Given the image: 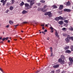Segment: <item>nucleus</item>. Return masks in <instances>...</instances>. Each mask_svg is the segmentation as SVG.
<instances>
[{"mask_svg": "<svg viewBox=\"0 0 73 73\" xmlns=\"http://www.w3.org/2000/svg\"><path fill=\"white\" fill-rule=\"evenodd\" d=\"M27 1L28 3H30V8L35 4V0H28Z\"/></svg>", "mask_w": 73, "mask_h": 73, "instance_id": "1", "label": "nucleus"}, {"mask_svg": "<svg viewBox=\"0 0 73 73\" xmlns=\"http://www.w3.org/2000/svg\"><path fill=\"white\" fill-rule=\"evenodd\" d=\"M67 37L65 39V41L66 42L68 43L70 41V37H69V35H67Z\"/></svg>", "mask_w": 73, "mask_h": 73, "instance_id": "2", "label": "nucleus"}, {"mask_svg": "<svg viewBox=\"0 0 73 73\" xmlns=\"http://www.w3.org/2000/svg\"><path fill=\"white\" fill-rule=\"evenodd\" d=\"M58 62L60 63H61V64H64L65 61H64V60H62V59H61V58H60L58 60Z\"/></svg>", "mask_w": 73, "mask_h": 73, "instance_id": "3", "label": "nucleus"}, {"mask_svg": "<svg viewBox=\"0 0 73 73\" xmlns=\"http://www.w3.org/2000/svg\"><path fill=\"white\" fill-rule=\"evenodd\" d=\"M44 15H46V16L47 15H48V16L49 17H52V13H51V12H47L44 14Z\"/></svg>", "mask_w": 73, "mask_h": 73, "instance_id": "4", "label": "nucleus"}, {"mask_svg": "<svg viewBox=\"0 0 73 73\" xmlns=\"http://www.w3.org/2000/svg\"><path fill=\"white\" fill-rule=\"evenodd\" d=\"M25 7H27L28 9H29L30 8H31L32 7H30V5H29L27 3H25Z\"/></svg>", "mask_w": 73, "mask_h": 73, "instance_id": "5", "label": "nucleus"}, {"mask_svg": "<svg viewBox=\"0 0 73 73\" xmlns=\"http://www.w3.org/2000/svg\"><path fill=\"white\" fill-rule=\"evenodd\" d=\"M55 34L56 37H59V35H58V33L57 31H55Z\"/></svg>", "mask_w": 73, "mask_h": 73, "instance_id": "6", "label": "nucleus"}, {"mask_svg": "<svg viewBox=\"0 0 73 73\" xmlns=\"http://www.w3.org/2000/svg\"><path fill=\"white\" fill-rule=\"evenodd\" d=\"M64 11L65 12H70L71 10L69 9H64Z\"/></svg>", "mask_w": 73, "mask_h": 73, "instance_id": "7", "label": "nucleus"}, {"mask_svg": "<svg viewBox=\"0 0 73 73\" xmlns=\"http://www.w3.org/2000/svg\"><path fill=\"white\" fill-rule=\"evenodd\" d=\"M59 67V65L58 64H57L56 65H54L53 66V68H57Z\"/></svg>", "mask_w": 73, "mask_h": 73, "instance_id": "8", "label": "nucleus"}, {"mask_svg": "<svg viewBox=\"0 0 73 73\" xmlns=\"http://www.w3.org/2000/svg\"><path fill=\"white\" fill-rule=\"evenodd\" d=\"M60 58L62 60H64L65 59V56L62 55L60 56Z\"/></svg>", "mask_w": 73, "mask_h": 73, "instance_id": "9", "label": "nucleus"}, {"mask_svg": "<svg viewBox=\"0 0 73 73\" xmlns=\"http://www.w3.org/2000/svg\"><path fill=\"white\" fill-rule=\"evenodd\" d=\"M69 59L70 62H73V59L70 57L69 58Z\"/></svg>", "mask_w": 73, "mask_h": 73, "instance_id": "10", "label": "nucleus"}, {"mask_svg": "<svg viewBox=\"0 0 73 73\" xmlns=\"http://www.w3.org/2000/svg\"><path fill=\"white\" fill-rule=\"evenodd\" d=\"M22 14H25V13H28V12H27V11H25V10H23V11H22Z\"/></svg>", "mask_w": 73, "mask_h": 73, "instance_id": "11", "label": "nucleus"}, {"mask_svg": "<svg viewBox=\"0 0 73 73\" xmlns=\"http://www.w3.org/2000/svg\"><path fill=\"white\" fill-rule=\"evenodd\" d=\"M65 53H71V51L69 50H67L65 51Z\"/></svg>", "mask_w": 73, "mask_h": 73, "instance_id": "12", "label": "nucleus"}, {"mask_svg": "<svg viewBox=\"0 0 73 73\" xmlns=\"http://www.w3.org/2000/svg\"><path fill=\"white\" fill-rule=\"evenodd\" d=\"M66 6H69V5H70V2H69V1H68L66 3Z\"/></svg>", "mask_w": 73, "mask_h": 73, "instance_id": "13", "label": "nucleus"}, {"mask_svg": "<svg viewBox=\"0 0 73 73\" xmlns=\"http://www.w3.org/2000/svg\"><path fill=\"white\" fill-rule=\"evenodd\" d=\"M63 23H64V22H63V21H60L58 22V24H60V25L63 24Z\"/></svg>", "mask_w": 73, "mask_h": 73, "instance_id": "14", "label": "nucleus"}, {"mask_svg": "<svg viewBox=\"0 0 73 73\" xmlns=\"http://www.w3.org/2000/svg\"><path fill=\"white\" fill-rule=\"evenodd\" d=\"M41 10L42 12H45L47 11V9L44 10L43 8L41 9Z\"/></svg>", "mask_w": 73, "mask_h": 73, "instance_id": "15", "label": "nucleus"}, {"mask_svg": "<svg viewBox=\"0 0 73 73\" xmlns=\"http://www.w3.org/2000/svg\"><path fill=\"white\" fill-rule=\"evenodd\" d=\"M52 7L54 9H56V8H57V6H56V5H52Z\"/></svg>", "mask_w": 73, "mask_h": 73, "instance_id": "16", "label": "nucleus"}, {"mask_svg": "<svg viewBox=\"0 0 73 73\" xmlns=\"http://www.w3.org/2000/svg\"><path fill=\"white\" fill-rule=\"evenodd\" d=\"M69 48V46H67L64 48V50H66Z\"/></svg>", "mask_w": 73, "mask_h": 73, "instance_id": "17", "label": "nucleus"}, {"mask_svg": "<svg viewBox=\"0 0 73 73\" xmlns=\"http://www.w3.org/2000/svg\"><path fill=\"white\" fill-rule=\"evenodd\" d=\"M20 6H23L24 5V3L23 1H22L21 3H20Z\"/></svg>", "mask_w": 73, "mask_h": 73, "instance_id": "18", "label": "nucleus"}, {"mask_svg": "<svg viewBox=\"0 0 73 73\" xmlns=\"http://www.w3.org/2000/svg\"><path fill=\"white\" fill-rule=\"evenodd\" d=\"M59 20H64V18L61 16L59 17Z\"/></svg>", "mask_w": 73, "mask_h": 73, "instance_id": "19", "label": "nucleus"}, {"mask_svg": "<svg viewBox=\"0 0 73 73\" xmlns=\"http://www.w3.org/2000/svg\"><path fill=\"white\" fill-rule=\"evenodd\" d=\"M62 8H63V5H60L59 8V9H62Z\"/></svg>", "mask_w": 73, "mask_h": 73, "instance_id": "20", "label": "nucleus"}, {"mask_svg": "<svg viewBox=\"0 0 73 73\" xmlns=\"http://www.w3.org/2000/svg\"><path fill=\"white\" fill-rule=\"evenodd\" d=\"M13 9V7L12 6H11L10 7L9 9L10 11H12Z\"/></svg>", "mask_w": 73, "mask_h": 73, "instance_id": "21", "label": "nucleus"}, {"mask_svg": "<svg viewBox=\"0 0 73 73\" xmlns=\"http://www.w3.org/2000/svg\"><path fill=\"white\" fill-rule=\"evenodd\" d=\"M55 20H56V21H58V20H60L59 19V17H56L55 19Z\"/></svg>", "mask_w": 73, "mask_h": 73, "instance_id": "22", "label": "nucleus"}, {"mask_svg": "<svg viewBox=\"0 0 73 73\" xmlns=\"http://www.w3.org/2000/svg\"><path fill=\"white\" fill-rule=\"evenodd\" d=\"M68 64L69 66H70V65H72L73 64V62H69Z\"/></svg>", "mask_w": 73, "mask_h": 73, "instance_id": "23", "label": "nucleus"}, {"mask_svg": "<svg viewBox=\"0 0 73 73\" xmlns=\"http://www.w3.org/2000/svg\"><path fill=\"white\" fill-rule=\"evenodd\" d=\"M9 23H10V24H13V22L11 21H9Z\"/></svg>", "mask_w": 73, "mask_h": 73, "instance_id": "24", "label": "nucleus"}, {"mask_svg": "<svg viewBox=\"0 0 73 73\" xmlns=\"http://www.w3.org/2000/svg\"><path fill=\"white\" fill-rule=\"evenodd\" d=\"M11 5V3H8L7 4V7H9V5Z\"/></svg>", "mask_w": 73, "mask_h": 73, "instance_id": "25", "label": "nucleus"}, {"mask_svg": "<svg viewBox=\"0 0 73 73\" xmlns=\"http://www.w3.org/2000/svg\"><path fill=\"white\" fill-rule=\"evenodd\" d=\"M69 30L70 31H73V27H70V28L69 29Z\"/></svg>", "mask_w": 73, "mask_h": 73, "instance_id": "26", "label": "nucleus"}, {"mask_svg": "<svg viewBox=\"0 0 73 73\" xmlns=\"http://www.w3.org/2000/svg\"><path fill=\"white\" fill-rule=\"evenodd\" d=\"M40 2L41 3H44L45 2V1H44L43 0H41Z\"/></svg>", "mask_w": 73, "mask_h": 73, "instance_id": "27", "label": "nucleus"}, {"mask_svg": "<svg viewBox=\"0 0 73 73\" xmlns=\"http://www.w3.org/2000/svg\"><path fill=\"white\" fill-rule=\"evenodd\" d=\"M6 2L5 1L3 2V5H4L6 3Z\"/></svg>", "mask_w": 73, "mask_h": 73, "instance_id": "28", "label": "nucleus"}, {"mask_svg": "<svg viewBox=\"0 0 73 73\" xmlns=\"http://www.w3.org/2000/svg\"><path fill=\"white\" fill-rule=\"evenodd\" d=\"M64 22H65L66 23H68V21L67 20H65L64 21Z\"/></svg>", "mask_w": 73, "mask_h": 73, "instance_id": "29", "label": "nucleus"}, {"mask_svg": "<svg viewBox=\"0 0 73 73\" xmlns=\"http://www.w3.org/2000/svg\"><path fill=\"white\" fill-rule=\"evenodd\" d=\"M71 49V51H73V46H72L70 47Z\"/></svg>", "mask_w": 73, "mask_h": 73, "instance_id": "30", "label": "nucleus"}, {"mask_svg": "<svg viewBox=\"0 0 73 73\" xmlns=\"http://www.w3.org/2000/svg\"><path fill=\"white\" fill-rule=\"evenodd\" d=\"M70 39H71L72 41H73V36H71V37H70Z\"/></svg>", "mask_w": 73, "mask_h": 73, "instance_id": "31", "label": "nucleus"}, {"mask_svg": "<svg viewBox=\"0 0 73 73\" xmlns=\"http://www.w3.org/2000/svg\"><path fill=\"white\" fill-rule=\"evenodd\" d=\"M63 35L65 37H66V36H67V34H63Z\"/></svg>", "mask_w": 73, "mask_h": 73, "instance_id": "32", "label": "nucleus"}, {"mask_svg": "<svg viewBox=\"0 0 73 73\" xmlns=\"http://www.w3.org/2000/svg\"><path fill=\"white\" fill-rule=\"evenodd\" d=\"M62 30L63 31H66V29L65 28H64L62 29Z\"/></svg>", "mask_w": 73, "mask_h": 73, "instance_id": "33", "label": "nucleus"}, {"mask_svg": "<svg viewBox=\"0 0 73 73\" xmlns=\"http://www.w3.org/2000/svg\"><path fill=\"white\" fill-rule=\"evenodd\" d=\"M50 29H51V30H53L54 29L52 27H50Z\"/></svg>", "mask_w": 73, "mask_h": 73, "instance_id": "34", "label": "nucleus"}, {"mask_svg": "<svg viewBox=\"0 0 73 73\" xmlns=\"http://www.w3.org/2000/svg\"><path fill=\"white\" fill-rule=\"evenodd\" d=\"M44 8V9L45 8H47V6L45 5L43 7Z\"/></svg>", "mask_w": 73, "mask_h": 73, "instance_id": "35", "label": "nucleus"}, {"mask_svg": "<svg viewBox=\"0 0 73 73\" xmlns=\"http://www.w3.org/2000/svg\"><path fill=\"white\" fill-rule=\"evenodd\" d=\"M50 50L51 52H52V47H50Z\"/></svg>", "mask_w": 73, "mask_h": 73, "instance_id": "36", "label": "nucleus"}, {"mask_svg": "<svg viewBox=\"0 0 73 73\" xmlns=\"http://www.w3.org/2000/svg\"><path fill=\"white\" fill-rule=\"evenodd\" d=\"M37 5H38V6H39V5H41V3H38L37 4Z\"/></svg>", "mask_w": 73, "mask_h": 73, "instance_id": "37", "label": "nucleus"}, {"mask_svg": "<svg viewBox=\"0 0 73 73\" xmlns=\"http://www.w3.org/2000/svg\"><path fill=\"white\" fill-rule=\"evenodd\" d=\"M15 3L14 1H12L11 4H13Z\"/></svg>", "mask_w": 73, "mask_h": 73, "instance_id": "38", "label": "nucleus"}, {"mask_svg": "<svg viewBox=\"0 0 73 73\" xmlns=\"http://www.w3.org/2000/svg\"><path fill=\"white\" fill-rule=\"evenodd\" d=\"M18 25H14V27H15V28H16V27H17V26H18Z\"/></svg>", "mask_w": 73, "mask_h": 73, "instance_id": "39", "label": "nucleus"}, {"mask_svg": "<svg viewBox=\"0 0 73 73\" xmlns=\"http://www.w3.org/2000/svg\"><path fill=\"white\" fill-rule=\"evenodd\" d=\"M0 70H1V72H3V70H2V69H1V68H0Z\"/></svg>", "mask_w": 73, "mask_h": 73, "instance_id": "40", "label": "nucleus"}, {"mask_svg": "<svg viewBox=\"0 0 73 73\" xmlns=\"http://www.w3.org/2000/svg\"><path fill=\"white\" fill-rule=\"evenodd\" d=\"M8 38H9V37H8L5 38V40H7L8 39Z\"/></svg>", "mask_w": 73, "mask_h": 73, "instance_id": "41", "label": "nucleus"}, {"mask_svg": "<svg viewBox=\"0 0 73 73\" xmlns=\"http://www.w3.org/2000/svg\"><path fill=\"white\" fill-rule=\"evenodd\" d=\"M5 40V38H2V41H4Z\"/></svg>", "mask_w": 73, "mask_h": 73, "instance_id": "42", "label": "nucleus"}, {"mask_svg": "<svg viewBox=\"0 0 73 73\" xmlns=\"http://www.w3.org/2000/svg\"><path fill=\"white\" fill-rule=\"evenodd\" d=\"M4 0H1V3H3V2H4Z\"/></svg>", "mask_w": 73, "mask_h": 73, "instance_id": "43", "label": "nucleus"}, {"mask_svg": "<svg viewBox=\"0 0 73 73\" xmlns=\"http://www.w3.org/2000/svg\"><path fill=\"white\" fill-rule=\"evenodd\" d=\"M9 27V25H8L6 26V28H8Z\"/></svg>", "mask_w": 73, "mask_h": 73, "instance_id": "44", "label": "nucleus"}, {"mask_svg": "<svg viewBox=\"0 0 73 73\" xmlns=\"http://www.w3.org/2000/svg\"><path fill=\"white\" fill-rule=\"evenodd\" d=\"M54 31L53 30H51L50 32L51 33H53V32Z\"/></svg>", "mask_w": 73, "mask_h": 73, "instance_id": "45", "label": "nucleus"}, {"mask_svg": "<svg viewBox=\"0 0 73 73\" xmlns=\"http://www.w3.org/2000/svg\"><path fill=\"white\" fill-rule=\"evenodd\" d=\"M54 73V71H51L50 73Z\"/></svg>", "mask_w": 73, "mask_h": 73, "instance_id": "46", "label": "nucleus"}, {"mask_svg": "<svg viewBox=\"0 0 73 73\" xmlns=\"http://www.w3.org/2000/svg\"><path fill=\"white\" fill-rule=\"evenodd\" d=\"M9 11V10H7L6 11V13H8V11Z\"/></svg>", "mask_w": 73, "mask_h": 73, "instance_id": "47", "label": "nucleus"}, {"mask_svg": "<svg viewBox=\"0 0 73 73\" xmlns=\"http://www.w3.org/2000/svg\"><path fill=\"white\" fill-rule=\"evenodd\" d=\"M44 32H47V30L45 29L44 31Z\"/></svg>", "mask_w": 73, "mask_h": 73, "instance_id": "48", "label": "nucleus"}, {"mask_svg": "<svg viewBox=\"0 0 73 73\" xmlns=\"http://www.w3.org/2000/svg\"><path fill=\"white\" fill-rule=\"evenodd\" d=\"M27 23V22H25L23 23V24H26Z\"/></svg>", "mask_w": 73, "mask_h": 73, "instance_id": "49", "label": "nucleus"}, {"mask_svg": "<svg viewBox=\"0 0 73 73\" xmlns=\"http://www.w3.org/2000/svg\"><path fill=\"white\" fill-rule=\"evenodd\" d=\"M41 27H44V25L42 24L41 25Z\"/></svg>", "mask_w": 73, "mask_h": 73, "instance_id": "50", "label": "nucleus"}, {"mask_svg": "<svg viewBox=\"0 0 73 73\" xmlns=\"http://www.w3.org/2000/svg\"><path fill=\"white\" fill-rule=\"evenodd\" d=\"M42 33H43L44 34H45V33H44V32H43V31H42Z\"/></svg>", "mask_w": 73, "mask_h": 73, "instance_id": "51", "label": "nucleus"}, {"mask_svg": "<svg viewBox=\"0 0 73 73\" xmlns=\"http://www.w3.org/2000/svg\"><path fill=\"white\" fill-rule=\"evenodd\" d=\"M7 41L8 42H10V40H8Z\"/></svg>", "mask_w": 73, "mask_h": 73, "instance_id": "52", "label": "nucleus"}, {"mask_svg": "<svg viewBox=\"0 0 73 73\" xmlns=\"http://www.w3.org/2000/svg\"><path fill=\"white\" fill-rule=\"evenodd\" d=\"M51 56H53V53H52L51 54Z\"/></svg>", "mask_w": 73, "mask_h": 73, "instance_id": "53", "label": "nucleus"}, {"mask_svg": "<svg viewBox=\"0 0 73 73\" xmlns=\"http://www.w3.org/2000/svg\"><path fill=\"white\" fill-rule=\"evenodd\" d=\"M2 39V37H0V40H1Z\"/></svg>", "mask_w": 73, "mask_h": 73, "instance_id": "54", "label": "nucleus"}, {"mask_svg": "<svg viewBox=\"0 0 73 73\" xmlns=\"http://www.w3.org/2000/svg\"><path fill=\"white\" fill-rule=\"evenodd\" d=\"M44 29V27H43L42 28V29Z\"/></svg>", "mask_w": 73, "mask_h": 73, "instance_id": "55", "label": "nucleus"}, {"mask_svg": "<svg viewBox=\"0 0 73 73\" xmlns=\"http://www.w3.org/2000/svg\"><path fill=\"white\" fill-rule=\"evenodd\" d=\"M47 39L48 40H49V38H48Z\"/></svg>", "mask_w": 73, "mask_h": 73, "instance_id": "56", "label": "nucleus"}, {"mask_svg": "<svg viewBox=\"0 0 73 73\" xmlns=\"http://www.w3.org/2000/svg\"><path fill=\"white\" fill-rule=\"evenodd\" d=\"M45 26L46 27H48V25H46Z\"/></svg>", "mask_w": 73, "mask_h": 73, "instance_id": "57", "label": "nucleus"}, {"mask_svg": "<svg viewBox=\"0 0 73 73\" xmlns=\"http://www.w3.org/2000/svg\"><path fill=\"white\" fill-rule=\"evenodd\" d=\"M21 32H22V33H23V31H21Z\"/></svg>", "mask_w": 73, "mask_h": 73, "instance_id": "58", "label": "nucleus"}, {"mask_svg": "<svg viewBox=\"0 0 73 73\" xmlns=\"http://www.w3.org/2000/svg\"><path fill=\"white\" fill-rule=\"evenodd\" d=\"M14 40H15V41H16V40H17V39H14Z\"/></svg>", "mask_w": 73, "mask_h": 73, "instance_id": "59", "label": "nucleus"}, {"mask_svg": "<svg viewBox=\"0 0 73 73\" xmlns=\"http://www.w3.org/2000/svg\"><path fill=\"white\" fill-rule=\"evenodd\" d=\"M0 43H3V41H1Z\"/></svg>", "mask_w": 73, "mask_h": 73, "instance_id": "60", "label": "nucleus"}, {"mask_svg": "<svg viewBox=\"0 0 73 73\" xmlns=\"http://www.w3.org/2000/svg\"><path fill=\"white\" fill-rule=\"evenodd\" d=\"M8 0H5V1L6 2H7V1Z\"/></svg>", "mask_w": 73, "mask_h": 73, "instance_id": "61", "label": "nucleus"}, {"mask_svg": "<svg viewBox=\"0 0 73 73\" xmlns=\"http://www.w3.org/2000/svg\"><path fill=\"white\" fill-rule=\"evenodd\" d=\"M60 12H61V13H62V11H61V12H59V13H60Z\"/></svg>", "mask_w": 73, "mask_h": 73, "instance_id": "62", "label": "nucleus"}, {"mask_svg": "<svg viewBox=\"0 0 73 73\" xmlns=\"http://www.w3.org/2000/svg\"><path fill=\"white\" fill-rule=\"evenodd\" d=\"M20 40H22V38H20Z\"/></svg>", "mask_w": 73, "mask_h": 73, "instance_id": "63", "label": "nucleus"}, {"mask_svg": "<svg viewBox=\"0 0 73 73\" xmlns=\"http://www.w3.org/2000/svg\"><path fill=\"white\" fill-rule=\"evenodd\" d=\"M41 32H40V34L41 33Z\"/></svg>", "mask_w": 73, "mask_h": 73, "instance_id": "64", "label": "nucleus"}]
</instances>
